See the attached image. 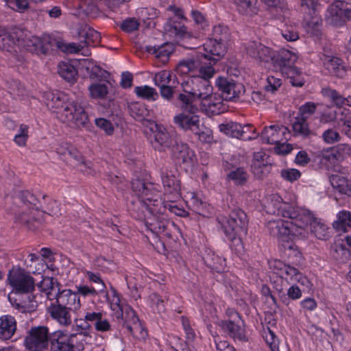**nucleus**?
<instances>
[{
    "label": "nucleus",
    "mask_w": 351,
    "mask_h": 351,
    "mask_svg": "<svg viewBox=\"0 0 351 351\" xmlns=\"http://www.w3.org/2000/svg\"><path fill=\"white\" fill-rule=\"evenodd\" d=\"M4 208L15 217V221L31 230L39 228L43 223L44 214L39 208V202L28 191H21L7 197Z\"/></svg>",
    "instance_id": "nucleus-2"
},
{
    "label": "nucleus",
    "mask_w": 351,
    "mask_h": 351,
    "mask_svg": "<svg viewBox=\"0 0 351 351\" xmlns=\"http://www.w3.org/2000/svg\"><path fill=\"white\" fill-rule=\"evenodd\" d=\"M47 313L50 317L62 326H69L72 323L73 312L51 301L47 304Z\"/></svg>",
    "instance_id": "nucleus-19"
},
{
    "label": "nucleus",
    "mask_w": 351,
    "mask_h": 351,
    "mask_svg": "<svg viewBox=\"0 0 351 351\" xmlns=\"http://www.w3.org/2000/svg\"><path fill=\"white\" fill-rule=\"evenodd\" d=\"M24 32L21 29H16L10 33L5 32L0 40V49L10 51L14 45L19 46L21 41L20 36H23Z\"/></svg>",
    "instance_id": "nucleus-30"
},
{
    "label": "nucleus",
    "mask_w": 351,
    "mask_h": 351,
    "mask_svg": "<svg viewBox=\"0 0 351 351\" xmlns=\"http://www.w3.org/2000/svg\"><path fill=\"white\" fill-rule=\"evenodd\" d=\"M132 190L138 197L144 214V223L148 230L154 234H162L169 239H173L179 232L178 227L167 218L162 209V199L159 192L152 183L141 180L132 181Z\"/></svg>",
    "instance_id": "nucleus-1"
},
{
    "label": "nucleus",
    "mask_w": 351,
    "mask_h": 351,
    "mask_svg": "<svg viewBox=\"0 0 351 351\" xmlns=\"http://www.w3.org/2000/svg\"><path fill=\"white\" fill-rule=\"evenodd\" d=\"M322 93L324 97L328 98L337 107L341 108L343 106L344 97L336 90L330 88H324L322 89Z\"/></svg>",
    "instance_id": "nucleus-45"
},
{
    "label": "nucleus",
    "mask_w": 351,
    "mask_h": 351,
    "mask_svg": "<svg viewBox=\"0 0 351 351\" xmlns=\"http://www.w3.org/2000/svg\"><path fill=\"white\" fill-rule=\"evenodd\" d=\"M17 322L14 317L4 315L0 317V339L9 340L16 333Z\"/></svg>",
    "instance_id": "nucleus-24"
},
{
    "label": "nucleus",
    "mask_w": 351,
    "mask_h": 351,
    "mask_svg": "<svg viewBox=\"0 0 351 351\" xmlns=\"http://www.w3.org/2000/svg\"><path fill=\"white\" fill-rule=\"evenodd\" d=\"M332 225L337 230L346 232L348 228H351V212L345 210L340 211Z\"/></svg>",
    "instance_id": "nucleus-37"
},
{
    "label": "nucleus",
    "mask_w": 351,
    "mask_h": 351,
    "mask_svg": "<svg viewBox=\"0 0 351 351\" xmlns=\"http://www.w3.org/2000/svg\"><path fill=\"white\" fill-rule=\"evenodd\" d=\"M215 84L226 100H232L239 97L245 92L243 84L226 77H217Z\"/></svg>",
    "instance_id": "nucleus-14"
},
{
    "label": "nucleus",
    "mask_w": 351,
    "mask_h": 351,
    "mask_svg": "<svg viewBox=\"0 0 351 351\" xmlns=\"http://www.w3.org/2000/svg\"><path fill=\"white\" fill-rule=\"evenodd\" d=\"M165 32L172 37L182 38L187 34L186 27L181 21L170 17L164 26Z\"/></svg>",
    "instance_id": "nucleus-27"
},
{
    "label": "nucleus",
    "mask_w": 351,
    "mask_h": 351,
    "mask_svg": "<svg viewBox=\"0 0 351 351\" xmlns=\"http://www.w3.org/2000/svg\"><path fill=\"white\" fill-rule=\"evenodd\" d=\"M38 286L40 291L45 294L49 302L53 300L58 293V289H59L57 286H55L54 279L51 277H44Z\"/></svg>",
    "instance_id": "nucleus-34"
},
{
    "label": "nucleus",
    "mask_w": 351,
    "mask_h": 351,
    "mask_svg": "<svg viewBox=\"0 0 351 351\" xmlns=\"http://www.w3.org/2000/svg\"><path fill=\"white\" fill-rule=\"evenodd\" d=\"M178 99L181 103L180 107L183 112L174 117V123L184 131H191L197 134L199 130L200 119L197 113L199 107L193 103L189 95L185 94H179Z\"/></svg>",
    "instance_id": "nucleus-5"
},
{
    "label": "nucleus",
    "mask_w": 351,
    "mask_h": 351,
    "mask_svg": "<svg viewBox=\"0 0 351 351\" xmlns=\"http://www.w3.org/2000/svg\"><path fill=\"white\" fill-rule=\"evenodd\" d=\"M183 94L189 95L193 103L199 100V107L202 112L208 116L223 113L228 110V106L221 98L213 93V88L208 80L199 76H191L181 82Z\"/></svg>",
    "instance_id": "nucleus-4"
},
{
    "label": "nucleus",
    "mask_w": 351,
    "mask_h": 351,
    "mask_svg": "<svg viewBox=\"0 0 351 351\" xmlns=\"http://www.w3.org/2000/svg\"><path fill=\"white\" fill-rule=\"evenodd\" d=\"M154 83L159 88L170 84H178V81L175 75L169 71H161L158 72L154 75Z\"/></svg>",
    "instance_id": "nucleus-38"
},
{
    "label": "nucleus",
    "mask_w": 351,
    "mask_h": 351,
    "mask_svg": "<svg viewBox=\"0 0 351 351\" xmlns=\"http://www.w3.org/2000/svg\"><path fill=\"white\" fill-rule=\"evenodd\" d=\"M177 199L173 198V197H167V199L165 202H162V209L165 213L166 210L168 209L169 212L174 213L178 216H182L185 211L178 207L175 204Z\"/></svg>",
    "instance_id": "nucleus-49"
},
{
    "label": "nucleus",
    "mask_w": 351,
    "mask_h": 351,
    "mask_svg": "<svg viewBox=\"0 0 351 351\" xmlns=\"http://www.w3.org/2000/svg\"><path fill=\"white\" fill-rule=\"evenodd\" d=\"M297 60V56L295 53L290 51L282 49L277 54L276 53L274 60L271 63L276 66H278L282 72H285L289 75L297 74L298 69L293 66L295 62Z\"/></svg>",
    "instance_id": "nucleus-17"
},
{
    "label": "nucleus",
    "mask_w": 351,
    "mask_h": 351,
    "mask_svg": "<svg viewBox=\"0 0 351 351\" xmlns=\"http://www.w3.org/2000/svg\"><path fill=\"white\" fill-rule=\"evenodd\" d=\"M250 127V125H246L243 127L238 123L231 121L227 123H221L219 125V130L221 132L224 133L227 136L239 138L244 137V134L245 132L244 129Z\"/></svg>",
    "instance_id": "nucleus-28"
},
{
    "label": "nucleus",
    "mask_w": 351,
    "mask_h": 351,
    "mask_svg": "<svg viewBox=\"0 0 351 351\" xmlns=\"http://www.w3.org/2000/svg\"><path fill=\"white\" fill-rule=\"evenodd\" d=\"M248 174L243 167H238L228 174V178L237 185H244L248 179Z\"/></svg>",
    "instance_id": "nucleus-43"
},
{
    "label": "nucleus",
    "mask_w": 351,
    "mask_h": 351,
    "mask_svg": "<svg viewBox=\"0 0 351 351\" xmlns=\"http://www.w3.org/2000/svg\"><path fill=\"white\" fill-rule=\"evenodd\" d=\"M95 122L96 125L103 130L106 134H112L114 132V127L110 121L104 118H97L95 119Z\"/></svg>",
    "instance_id": "nucleus-63"
},
{
    "label": "nucleus",
    "mask_w": 351,
    "mask_h": 351,
    "mask_svg": "<svg viewBox=\"0 0 351 351\" xmlns=\"http://www.w3.org/2000/svg\"><path fill=\"white\" fill-rule=\"evenodd\" d=\"M170 151L172 158L179 162L191 164L195 156L194 152L181 142L176 141Z\"/></svg>",
    "instance_id": "nucleus-23"
},
{
    "label": "nucleus",
    "mask_w": 351,
    "mask_h": 351,
    "mask_svg": "<svg viewBox=\"0 0 351 351\" xmlns=\"http://www.w3.org/2000/svg\"><path fill=\"white\" fill-rule=\"evenodd\" d=\"M23 345L28 351H47L49 346V329L45 326L31 327L26 332Z\"/></svg>",
    "instance_id": "nucleus-11"
},
{
    "label": "nucleus",
    "mask_w": 351,
    "mask_h": 351,
    "mask_svg": "<svg viewBox=\"0 0 351 351\" xmlns=\"http://www.w3.org/2000/svg\"><path fill=\"white\" fill-rule=\"evenodd\" d=\"M309 214V220L303 226L299 223L301 222L300 217H295L294 221H285L283 219L271 220L267 223V227L269 233L277 237L281 242H285L284 248L292 250L293 245L289 241L297 234H302V231L308 226H311V233L317 239L326 240L328 237V228L320 221L314 218L313 214L306 209Z\"/></svg>",
    "instance_id": "nucleus-3"
},
{
    "label": "nucleus",
    "mask_w": 351,
    "mask_h": 351,
    "mask_svg": "<svg viewBox=\"0 0 351 351\" xmlns=\"http://www.w3.org/2000/svg\"><path fill=\"white\" fill-rule=\"evenodd\" d=\"M69 155L71 159H73L75 161H76V165L78 166L77 167L81 171H83L87 174L93 173V171L92 170L90 163L86 162L80 153L75 150H73L69 152Z\"/></svg>",
    "instance_id": "nucleus-44"
},
{
    "label": "nucleus",
    "mask_w": 351,
    "mask_h": 351,
    "mask_svg": "<svg viewBox=\"0 0 351 351\" xmlns=\"http://www.w3.org/2000/svg\"><path fill=\"white\" fill-rule=\"evenodd\" d=\"M146 128L150 132L148 138L155 151L163 153L171 150L176 140L164 126L156 122L147 121Z\"/></svg>",
    "instance_id": "nucleus-10"
},
{
    "label": "nucleus",
    "mask_w": 351,
    "mask_h": 351,
    "mask_svg": "<svg viewBox=\"0 0 351 351\" xmlns=\"http://www.w3.org/2000/svg\"><path fill=\"white\" fill-rule=\"evenodd\" d=\"M219 222L229 240L234 241L238 239L239 241H241L240 237L246 232L248 220L245 212L237 208L232 210L228 218L219 219Z\"/></svg>",
    "instance_id": "nucleus-7"
},
{
    "label": "nucleus",
    "mask_w": 351,
    "mask_h": 351,
    "mask_svg": "<svg viewBox=\"0 0 351 351\" xmlns=\"http://www.w3.org/2000/svg\"><path fill=\"white\" fill-rule=\"evenodd\" d=\"M122 316L125 319L124 326L126 328L128 323L134 324V323L138 322L139 321L135 311L130 306H126L125 309L123 310Z\"/></svg>",
    "instance_id": "nucleus-59"
},
{
    "label": "nucleus",
    "mask_w": 351,
    "mask_h": 351,
    "mask_svg": "<svg viewBox=\"0 0 351 351\" xmlns=\"http://www.w3.org/2000/svg\"><path fill=\"white\" fill-rule=\"evenodd\" d=\"M60 341V339L58 340ZM51 351H75L74 346L69 341H53L51 345Z\"/></svg>",
    "instance_id": "nucleus-64"
},
{
    "label": "nucleus",
    "mask_w": 351,
    "mask_h": 351,
    "mask_svg": "<svg viewBox=\"0 0 351 351\" xmlns=\"http://www.w3.org/2000/svg\"><path fill=\"white\" fill-rule=\"evenodd\" d=\"M78 34L86 45L97 44L101 39L100 34L98 32L86 25L80 28Z\"/></svg>",
    "instance_id": "nucleus-35"
},
{
    "label": "nucleus",
    "mask_w": 351,
    "mask_h": 351,
    "mask_svg": "<svg viewBox=\"0 0 351 351\" xmlns=\"http://www.w3.org/2000/svg\"><path fill=\"white\" fill-rule=\"evenodd\" d=\"M330 182L332 187L339 193L351 195V186L348 184L346 178L337 174L332 175Z\"/></svg>",
    "instance_id": "nucleus-36"
},
{
    "label": "nucleus",
    "mask_w": 351,
    "mask_h": 351,
    "mask_svg": "<svg viewBox=\"0 0 351 351\" xmlns=\"http://www.w3.org/2000/svg\"><path fill=\"white\" fill-rule=\"evenodd\" d=\"M145 49L148 53L154 55L155 58L160 59L162 62H165L173 51L174 47L172 43H165L160 46L147 45Z\"/></svg>",
    "instance_id": "nucleus-26"
},
{
    "label": "nucleus",
    "mask_w": 351,
    "mask_h": 351,
    "mask_svg": "<svg viewBox=\"0 0 351 351\" xmlns=\"http://www.w3.org/2000/svg\"><path fill=\"white\" fill-rule=\"evenodd\" d=\"M263 337L271 351H279L278 339L269 328H267V331L264 332Z\"/></svg>",
    "instance_id": "nucleus-57"
},
{
    "label": "nucleus",
    "mask_w": 351,
    "mask_h": 351,
    "mask_svg": "<svg viewBox=\"0 0 351 351\" xmlns=\"http://www.w3.org/2000/svg\"><path fill=\"white\" fill-rule=\"evenodd\" d=\"M268 211L282 215L284 217L289 218L294 221L295 217H300L301 222L299 223L303 226L309 220V214L306 209L294 206L282 201V197L278 194H271L269 196L267 200Z\"/></svg>",
    "instance_id": "nucleus-6"
},
{
    "label": "nucleus",
    "mask_w": 351,
    "mask_h": 351,
    "mask_svg": "<svg viewBox=\"0 0 351 351\" xmlns=\"http://www.w3.org/2000/svg\"><path fill=\"white\" fill-rule=\"evenodd\" d=\"M28 138L29 127L27 125L21 124L19 125L17 134L14 136V143L20 147H25L27 144Z\"/></svg>",
    "instance_id": "nucleus-48"
},
{
    "label": "nucleus",
    "mask_w": 351,
    "mask_h": 351,
    "mask_svg": "<svg viewBox=\"0 0 351 351\" xmlns=\"http://www.w3.org/2000/svg\"><path fill=\"white\" fill-rule=\"evenodd\" d=\"M138 27L139 23L134 18H128L124 20L121 25V29L128 33L137 30Z\"/></svg>",
    "instance_id": "nucleus-60"
},
{
    "label": "nucleus",
    "mask_w": 351,
    "mask_h": 351,
    "mask_svg": "<svg viewBox=\"0 0 351 351\" xmlns=\"http://www.w3.org/2000/svg\"><path fill=\"white\" fill-rule=\"evenodd\" d=\"M162 182L165 189V199H167V197H173L175 199L180 197V181L174 176L167 175L163 176Z\"/></svg>",
    "instance_id": "nucleus-25"
},
{
    "label": "nucleus",
    "mask_w": 351,
    "mask_h": 351,
    "mask_svg": "<svg viewBox=\"0 0 351 351\" xmlns=\"http://www.w3.org/2000/svg\"><path fill=\"white\" fill-rule=\"evenodd\" d=\"M127 330L132 334V335L139 340H144L147 336V330L142 326L140 321L131 324L128 323L127 325Z\"/></svg>",
    "instance_id": "nucleus-47"
},
{
    "label": "nucleus",
    "mask_w": 351,
    "mask_h": 351,
    "mask_svg": "<svg viewBox=\"0 0 351 351\" xmlns=\"http://www.w3.org/2000/svg\"><path fill=\"white\" fill-rule=\"evenodd\" d=\"M209 64L210 65L208 66H199L198 68L199 73V75L198 76H199L201 78H203L208 81L210 78H212L214 76L215 73V70L214 69L212 65L214 64L213 62L210 61Z\"/></svg>",
    "instance_id": "nucleus-61"
},
{
    "label": "nucleus",
    "mask_w": 351,
    "mask_h": 351,
    "mask_svg": "<svg viewBox=\"0 0 351 351\" xmlns=\"http://www.w3.org/2000/svg\"><path fill=\"white\" fill-rule=\"evenodd\" d=\"M226 43L211 38L203 45L205 51L203 56L206 59L213 61V64H215L226 53Z\"/></svg>",
    "instance_id": "nucleus-21"
},
{
    "label": "nucleus",
    "mask_w": 351,
    "mask_h": 351,
    "mask_svg": "<svg viewBox=\"0 0 351 351\" xmlns=\"http://www.w3.org/2000/svg\"><path fill=\"white\" fill-rule=\"evenodd\" d=\"M322 138L324 142L328 144H333L340 141L339 134L332 129H328L322 134Z\"/></svg>",
    "instance_id": "nucleus-62"
},
{
    "label": "nucleus",
    "mask_w": 351,
    "mask_h": 351,
    "mask_svg": "<svg viewBox=\"0 0 351 351\" xmlns=\"http://www.w3.org/2000/svg\"><path fill=\"white\" fill-rule=\"evenodd\" d=\"M289 129L284 125H271L265 127L261 134L263 143L279 145L282 141H287L289 136Z\"/></svg>",
    "instance_id": "nucleus-15"
},
{
    "label": "nucleus",
    "mask_w": 351,
    "mask_h": 351,
    "mask_svg": "<svg viewBox=\"0 0 351 351\" xmlns=\"http://www.w3.org/2000/svg\"><path fill=\"white\" fill-rule=\"evenodd\" d=\"M321 123H330L335 121L337 119V111L330 107H326L319 114L318 117Z\"/></svg>",
    "instance_id": "nucleus-55"
},
{
    "label": "nucleus",
    "mask_w": 351,
    "mask_h": 351,
    "mask_svg": "<svg viewBox=\"0 0 351 351\" xmlns=\"http://www.w3.org/2000/svg\"><path fill=\"white\" fill-rule=\"evenodd\" d=\"M10 8L19 12H24L29 7L28 0H4Z\"/></svg>",
    "instance_id": "nucleus-56"
},
{
    "label": "nucleus",
    "mask_w": 351,
    "mask_h": 351,
    "mask_svg": "<svg viewBox=\"0 0 351 351\" xmlns=\"http://www.w3.org/2000/svg\"><path fill=\"white\" fill-rule=\"evenodd\" d=\"M8 282L14 290L22 293L33 291L35 285L30 274L19 267H14L9 271Z\"/></svg>",
    "instance_id": "nucleus-12"
},
{
    "label": "nucleus",
    "mask_w": 351,
    "mask_h": 351,
    "mask_svg": "<svg viewBox=\"0 0 351 351\" xmlns=\"http://www.w3.org/2000/svg\"><path fill=\"white\" fill-rule=\"evenodd\" d=\"M332 256L337 260L343 261L350 256L349 250L343 245H335L332 250Z\"/></svg>",
    "instance_id": "nucleus-58"
},
{
    "label": "nucleus",
    "mask_w": 351,
    "mask_h": 351,
    "mask_svg": "<svg viewBox=\"0 0 351 351\" xmlns=\"http://www.w3.org/2000/svg\"><path fill=\"white\" fill-rule=\"evenodd\" d=\"M316 110V104L313 102H306L301 106L298 110V117L308 120V119L315 113Z\"/></svg>",
    "instance_id": "nucleus-54"
},
{
    "label": "nucleus",
    "mask_w": 351,
    "mask_h": 351,
    "mask_svg": "<svg viewBox=\"0 0 351 351\" xmlns=\"http://www.w3.org/2000/svg\"><path fill=\"white\" fill-rule=\"evenodd\" d=\"M199 63L197 60L189 59L180 62L176 67V71L180 75H186L198 69Z\"/></svg>",
    "instance_id": "nucleus-42"
},
{
    "label": "nucleus",
    "mask_w": 351,
    "mask_h": 351,
    "mask_svg": "<svg viewBox=\"0 0 351 351\" xmlns=\"http://www.w3.org/2000/svg\"><path fill=\"white\" fill-rule=\"evenodd\" d=\"M43 101L47 107L56 114L57 118L64 108L66 104L69 101L67 95L59 91H47L43 94Z\"/></svg>",
    "instance_id": "nucleus-20"
},
{
    "label": "nucleus",
    "mask_w": 351,
    "mask_h": 351,
    "mask_svg": "<svg viewBox=\"0 0 351 351\" xmlns=\"http://www.w3.org/2000/svg\"><path fill=\"white\" fill-rule=\"evenodd\" d=\"M52 302L62 307H66L67 309L73 313L80 309L81 306L80 297L77 293L71 291L70 289H64L61 291L60 289H58V293Z\"/></svg>",
    "instance_id": "nucleus-18"
},
{
    "label": "nucleus",
    "mask_w": 351,
    "mask_h": 351,
    "mask_svg": "<svg viewBox=\"0 0 351 351\" xmlns=\"http://www.w3.org/2000/svg\"><path fill=\"white\" fill-rule=\"evenodd\" d=\"M21 41H19V46L25 48L32 53L41 54L42 38L35 36H27L24 33L23 36H20Z\"/></svg>",
    "instance_id": "nucleus-32"
},
{
    "label": "nucleus",
    "mask_w": 351,
    "mask_h": 351,
    "mask_svg": "<svg viewBox=\"0 0 351 351\" xmlns=\"http://www.w3.org/2000/svg\"><path fill=\"white\" fill-rule=\"evenodd\" d=\"M245 49L247 54L259 62L267 63L274 60L276 51L259 42H249Z\"/></svg>",
    "instance_id": "nucleus-16"
},
{
    "label": "nucleus",
    "mask_w": 351,
    "mask_h": 351,
    "mask_svg": "<svg viewBox=\"0 0 351 351\" xmlns=\"http://www.w3.org/2000/svg\"><path fill=\"white\" fill-rule=\"evenodd\" d=\"M61 122L73 128L81 129L86 126L88 117L84 108L78 101L69 99L58 118Z\"/></svg>",
    "instance_id": "nucleus-8"
},
{
    "label": "nucleus",
    "mask_w": 351,
    "mask_h": 351,
    "mask_svg": "<svg viewBox=\"0 0 351 351\" xmlns=\"http://www.w3.org/2000/svg\"><path fill=\"white\" fill-rule=\"evenodd\" d=\"M110 82L108 81L91 84L88 86L90 97L95 99H105L109 93Z\"/></svg>",
    "instance_id": "nucleus-31"
},
{
    "label": "nucleus",
    "mask_w": 351,
    "mask_h": 351,
    "mask_svg": "<svg viewBox=\"0 0 351 351\" xmlns=\"http://www.w3.org/2000/svg\"><path fill=\"white\" fill-rule=\"evenodd\" d=\"M129 110L131 116L137 121L142 122L144 127L146 128L147 121L154 122L147 119L149 116V111L145 104L138 102L132 103L129 106Z\"/></svg>",
    "instance_id": "nucleus-29"
},
{
    "label": "nucleus",
    "mask_w": 351,
    "mask_h": 351,
    "mask_svg": "<svg viewBox=\"0 0 351 351\" xmlns=\"http://www.w3.org/2000/svg\"><path fill=\"white\" fill-rule=\"evenodd\" d=\"M292 129L295 135L302 136L304 138L308 137L312 134L307 120L298 116L295 117V121L292 123Z\"/></svg>",
    "instance_id": "nucleus-40"
},
{
    "label": "nucleus",
    "mask_w": 351,
    "mask_h": 351,
    "mask_svg": "<svg viewBox=\"0 0 351 351\" xmlns=\"http://www.w3.org/2000/svg\"><path fill=\"white\" fill-rule=\"evenodd\" d=\"M238 10L243 14L253 15L257 12V0H234Z\"/></svg>",
    "instance_id": "nucleus-41"
},
{
    "label": "nucleus",
    "mask_w": 351,
    "mask_h": 351,
    "mask_svg": "<svg viewBox=\"0 0 351 351\" xmlns=\"http://www.w3.org/2000/svg\"><path fill=\"white\" fill-rule=\"evenodd\" d=\"M58 73L66 81L73 82L76 80L77 71L71 64L62 62L58 64Z\"/></svg>",
    "instance_id": "nucleus-39"
},
{
    "label": "nucleus",
    "mask_w": 351,
    "mask_h": 351,
    "mask_svg": "<svg viewBox=\"0 0 351 351\" xmlns=\"http://www.w3.org/2000/svg\"><path fill=\"white\" fill-rule=\"evenodd\" d=\"M213 38L219 40L227 45L229 39V29L227 27L222 25H216L213 27Z\"/></svg>",
    "instance_id": "nucleus-52"
},
{
    "label": "nucleus",
    "mask_w": 351,
    "mask_h": 351,
    "mask_svg": "<svg viewBox=\"0 0 351 351\" xmlns=\"http://www.w3.org/2000/svg\"><path fill=\"white\" fill-rule=\"evenodd\" d=\"M271 267L274 271L280 276L282 281L280 287H276L279 292H281L284 288L287 287L291 284H295V282L305 285L307 287L311 285L309 280L294 267L287 265L278 260L274 261Z\"/></svg>",
    "instance_id": "nucleus-9"
},
{
    "label": "nucleus",
    "mask_w": 351,
    "mask_h": 351,
    "mask_svg": "<svg viewBox=\"0 0 351 351\" xmlns=\"http://www.w3.org/2000/svg\"><path fill=\"white\" fill-rule=\"evenodd\" d=\"M222 330L234 339L246 341L244 323L241 319L235 320H223L219 322Z\"/></svg>",
    "instance_id": "nucleus-22"
},
{
    "label": "nucleus",
    "mask_w": 351,
    "mask_h": 351,
    "mask_svg": "<svg viewBox=\"0 0 351 351\" xmlns=\"http://www.w3.org/2000/svg\"><path fill=\"white\" fill-rule=\"evenodd\" d=\"M281 34L286 40L289 42L295 41L299 38L297 27L292 25H285L281 29Z\"/></svg>",
    "instance_id": "nucleus-50"
},
{
    "label": "nucleus",
    "mask_w": 351,
    "mask_h": 351,
    "mask_svg": "<svg viewBox=\"0 0 351 351\" xmlns=\"http://www.w3.org/2000/svg\"><path fill=\"white\" fill-rule=\"evenodd\" d=\"M251 168L254 177L258 180L265 179L271 171V165L269 164L251 165Z\"/></svg>",
    "instance_id": "nucleus-51"
},
{
    "label": "nucleus",
    "mask_w": 351,
    "mask_h": 351,
    "mask_svg": "<svg viewBox=\"0 0 351 351\" xmlns=\"http://www.w3.org/2000/svg\"><path fill=\"white\" fill-rule=\"evenodd\" d=\"M86 277L91 282L97 284L98 291L104 295V298L108 299V292L106 291V286L103 280L101 279L99 274H94L92 271H88L86 273Z\"/></svg>",
    "instance_id": "nucleus-53"
},
{
    "label": "nucleus",
    "mask_w": 351,
    "mask_h": 351,
    "mask_svg": "<svg viewBox=\"0 0 351 351\" xmlns=\"http://www.w3.org/2000/svg\"><path fill=\"white\" fill-rule=\"evenodd\" d=\"M82 46L74 43H66L63 40L52 37L44 36L42 37L41 54H47L50 51L59 49L64 53H78Z\"/></svg>",
    "instance_id": "nucleus-13"
},
{
    "label": "nucleus",
    "mask_w": 351,
    "mask_h": 351,
    "mask_svg": "<svg viewBox=\"0 0 351 351\" xmlns=\"http://www.w3.org/2000/svg\"><path fill=\"white\" fill-rule=\"evenodd\" d=\"M324 62L326 69L332 75L341 77L345 73L344 66L339 58L335 56H326Z\"/></svg>",
    "instance_id": "nucleus-33"
},
{
    "label": "nucleus",
    "mask_w": 351,
    "mask_h": 351,
    "mask_svg": "<svg viewBox=\"0 0 351 351\" xmlns=\"http://www.w3.org/2000/svg\"><path fill=\"white\" fill-rule=\"evenodd\" d=\"M135 93L139 97L147 100H156L158 97L156 90L149 86H136Z\"/></svg>",
    "instance_id": "nucleus-46"
}]
</instances>
